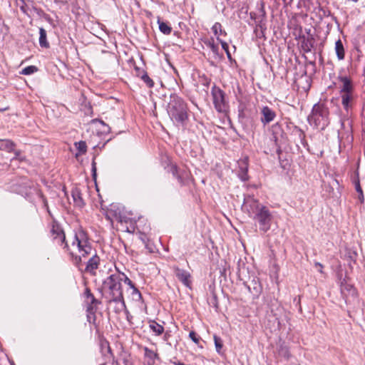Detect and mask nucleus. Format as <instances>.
Masks as SVG:
<instances>
[{"instance_id": "f257e3e1", "label": "nucleus", "mask_w": 365, "mask_h": 365, "mask_svg": "<svg viewBox=\"0 0 365 365\" xmlns=\"http://www.w3.org/2000/svg\"><path fill=\"white\" fill-rule=\"evenodd\" d=\"M51 232L55 243L63 246V249H66L73 257L76 264L81 262L82 258L92 255L87 262L86 271L90 273H93L96 271L98 267L100 259L96 254H93L91 243L84 230L79 228L75 231L71 240V245L66 240L63 231L58 225H53Z\"/></svg>"}, {"instance_id": "f03ea898", "label": "nucleus", "mask_w": 365, "mask_h": 365, "mask_svg": "<svg viewBox=\"0 0 365 365\" xmlns=\"http://www.w3.org/2000/svg\"><path fill=\"white\" fill-rule=\"evenodd\" d=\"M123 278L121 273L115 272L106 277L102 284L101 290L108 303L115 302L117 306L115 308L116 313L124 310L129 314L123 294Z\"/></svg>"}, {"instance_id": "7ed1b4c3", "label": "nucleus", "mask_w": 365, "mask_h": 365, "mask_svg": "<svg viewBox=\"0 0 365 365\" xmlns=\"http://www.w3.org/2000/svg\"><path fill=\"white\" fill-rule=\"evenodd\" d=\"M337 81L341 105L346 111H349L354 107L358 98L354 83L348 76L339 75Z\"/></svg>"}, {"instance_id": "20e7f679", "label": "nucleus", "mask_w": 365, "mask_h": 365, "mask_svg": "<svg viewBox=\"0 0 365 365\" xmlns=\"http://www.w3.org/2000/svg\"><path fill=\"white\" fill-rule=\"evenodd\" d=\"M308 121L316 128L324 130L329 123L328 108L324 103H316L308 116Z\"/></svg>"}, {"instance_id": "39448f33", "label": "nucleus", "mask_w": 365, "mask_h": 365, "mask_svg": "<svg viewBox=\"0 0 365 365\" xmlns=\"http://www.w3.org/2000/svg\"><path fill=\"white\" fill-rule=\"evenodd\" d=\"M168 113L172 120L183 123L187 118V108L184 101L176 96H172L168 104Z\"/></svg>"}, {"instance_id": "423d86ee", "label": "nucleus", "mask_w": 365, "mask_h": 365, "mask_svg": "<svg viewBox=\"0 0 365 365\" xmlns=\"http://www.w3.org/2000/svg\"><path fill=\"white\" fill-rule=\"evenodd\" d=\"M252 218L259 224L260 231L267 232L270 229L273 216L266 206L262 207Z\"/></svg>"}, {"instance_id": "0eeeda50", "label": "nucleus", "mask_w": 365, "mask_h": 365, "mask_svg": "<svg viewBox=\"0 0 365 365\" xmlns=\"http://www.w3.org/2000/svg\"><path fill=\"white\" fill-rule=\"evenodd\" d=\"M264 205L260 204L258 200L248 196L245 198L242 205V210L247 212L248 215L253 217Z\"/></svg>"}, {"instance_id": "6e6552de", "label": "nucleus", "mask_w": 365, "mask_h": 365, "mask_svg": "<svg viewBox=\"0 0 365 365\" xmlns=\"http://www.w3.org/2000/svg\"><path fill=\"white\" fill-rule=\"evenodd\" d=\"M213 103L215 108L219 112H222L225 110V93L220 88H215L212 90Z\"/></svg>"}, {"instance_id": "1a4fd4ad", "label": "nucleus", "mask_w": 365, "mask_h": 365, "mask_svg": "<svg viewBox=\"0 0 365 365\" xmlns=\"http://www.w3.org/2000/svg\"><path fill=\"white\" fill-rule=\"evenodd\" d=\"M173 271L177 278L187 287L191 286V275L190 274L185 270L180 269L178 267H174Z\"/></svg>"}, {"instance_id": "9d476101", "label": "nucleus", "mask_w": 365, "mask_h": 365, "mask_svg": "<svg viewBox=\"0 0 365 365\" xmlns=\"http://www.w3.org/2000/svg\"><path fill=\"white\" fill-rule=\"evenodd\" d=\"M248 158L244 157L238 160L239 173L238 175L243 181L248 180Z\"/></svg>"}, {"instance_id": "9b49d317", "label": "nucleus", "mask_w": 365, "mask_h": 365, "mask_svg": "<svg viewBox=\"0 0 365 365\" xmlns=\"http://www.w3.org/2000/svg\"><path fill=\"white\" fill-rule=\"evenodd\" d=\"M261 113L262 115V117L261 118V121L263 124L266 125L267 123H269L276 117L275 112L269 108L268 106H264L262 108Z\"/></svg>"}, {"instance_id": "f8f14e48", "label": "nucleus", "mask_w": 365, "mask_h": 365, "mask_svg": "<svg viewBox=\"0 0 365 365\" xmlns=\"http://www.w3.org/2000/svg\"><path fill=\"white\" fill-rule=\"evenodd\" d=\"M157 358L158 354L156 352L148 347L144 348V365H154Z\"/></svg>"}, {"instance_id": "ddd939ff", "label": "nucleus", "mask_w": 365, "mask_h": 365, "mask_svg": "<svg viewBox=\"0 0 365 365\" xmlns=\"http://www.w3.org/2000/svg\"><path fill=\"white\" fill-rule=\"evenodd\" d=\"M341 292L343 294L346 295H351L352 297L356 296V289L349 284L347 283H343L341 284Z\"/></svg>"}, {"instance_id": "4468645a", "label": "nucleus", "mask_w": 365, "mask_h": 365, "mask_svg": "<svg viewBox=\"0 0 365 365\" xmlns=\"http://www.w3.org/2000/svg\"><path fill=\"white\" fill-rule=\"evenodd\" d=\"M15 144L8 139H0V150L11 152L14 149Z\"/></svg>"}, {"instance_id": "2eb2a0df", "label": "nucleus", "mask_w": 365, "mask_h": 365, "mask_svg": "<svg viewBox=\"0 0 365 365\" xmlns=\"http://www.w3.org/2000/svg\"><path fill=\"white\" fill-rule=\"evenodd\" d=\"M71 195H72L75 205L78 207H81L84 205V202H83V200L81 197V193L80 190L77 188L73 189L72 190Z\"/></svg>"}, {"instance_id": "dca6fc26", "label": "nucleus", "mask_w": 365, "mask_h": 365, "mask_svg": "<svg viewBox=\"0 0 365 365\" xmlns=\"http://www.w3.org/2000/svg\"><path fill=\"white\" fill-rule=\"evenodd\" d=\"M335 51L339 60H343L345 56V51L341 39H338L335 43Z\"/></svg>"}, {"instance_id": "f3484780", "label": "nucleus", "mask_w": 365, "mask_h": 365, "mask_svg": "<svg viewBox=\"0 0 365 365\" xmlns=\"http://www.w3.org/2000/svg\"><path fill=\"white\" fill-rule=\"evenodd\" d=\"M119 222L120 223L121 225H123L124 223L125 224H128L129 225L128 226H126V231L128 232H133L134 230H135V223L134 222L129 219V218H127L126 217H120L119 218Z\"/></svg>"}, {"instance_id": "a211bd4d", "label": "nucleus", "mask_w": 365, "mask_h": 365, "mask_svg": "<svg viewBox=\"0 0 365 365\" xmlns=\"http://www.w3.org/2000/svg\"><path fill=\"white\" fill-rule=\"evenodd\" d=\"M39 44L41 47L48 48L49 43L46 39V31L44 29H39Z\"/></svg>"}, {"instance_id": "6ab92c4d", "label": "nucleus", "mask_w": 365, "mask_h": 365, "mask_svg": "<svg viewBox=\"0 0 365 365\" xmlns=\"http://www.w3.org/2000/svg\"><path fill=\"white\" fill-rule=\"evenodd\" d=\"M158 24L159 29L163 34L168 35L171 33L172 28L167 23L161 21L160 17L158 18Z\"/></svg>"}, {"instance_id": "aec40b11", "label": "nucleus", "mask_w": 365, "mask_h": 365, "mask_svg": "<svg viewBox=\"0 0 365 365\" xmlns=\"http://www.w3.org/2000/svg\"><path fill=\"white\" fill-rule=\"evenodd\" d=\"M149 327L158 336L164 331L163 327L154 321L150 323Z\"/></svg>"}, {"instance_id": "412c9836", "label": "nucleus", "mask_w": 365, "mask_h": 365, "mask_svg": "<svg viewBox=\"0 0 365 365\" xmlns=\"http://www.w3.org/2000/svg\"><path fill=\"white\" fill-rule=\"evenodd\" d=\"M130 295L133 301L135 302H141L142 301V295L140 291L136 287H133L132 289H129Z\"/></svg>"}, {"instance_id": "4be33fe9", "label": "nucleus", "mask_w": 365, "mask_h": 365, "mask_svg": "<svg viewBox=\"0 0 365 365\" xmlns=\"http://www.w3.org/2000/svg\"><path fill=\"white\" fill-rule=\"evenodd\" d=\"M75 145L78 150V153L76 154V155L86 153L87 146L86 143L84 141H80L78 143H75Z\"/></svg>"}, {"instance_id": "5701e85b", "label": "nucleus", "mask_w": 365, "mask_h": 365, "mask_svg": "<svg viewBox=\"0 0 365 365\" xmlns=\"http://www.w3.org/2000/svg\"><path fill=\"white\" fill-rule=\"evenodd\" d=\"M354 184L355 189H356V192L359 194V199H361V200L363 199V197H364L363 191H362L361 187L360 185L359 177L356 178L354 180Z\"/></svg>"}, {"instance_id": "b1692460", "label": "nucleus", "mask_w": 365, "mask_h": 365, "mask_svg": "<svg viewBox=\"0 0 365 365\" xmlns=\"http://www.w3.org/2000/svg\"><path fill=\"white\" fill-rule=\"evenodd\" d=\"M37 68L35 66H29L24 68L21 71V74L23 75H30L37 71Z\"/></svg>"}, {"instance_id": "393cba45", "label": "nucleus", "mask_w": 365, "mask_h": 365, "mask_svg": "<svg viewBox=\"0 0 365 365\" xmlns=\"http://www.w3.org/2000/svg\"><path fill=\"white\" fill-rule=\"evenodd\" d=\"M141 79L146 83V85L149 88H152L154 86L153 81L148 76V75L146 73H144L142 75Z\"/></svg>"}, {"instance_id": "a878e982", "label": "nucleus", "mask_w": 365, "mask_h": 365, "mask_svg": "<svg viewBox=\"0 0 365 365\" xmlns=\"http://www.w3.org/2000/svg\"><path fill=\"white\" fill-rule=\"evenodd\" d=\"M85 295L88 301L91 302V304H97L98 301L94 297L93 294L91 292L89 289H86L85 291Z\"/></svg>"}, {"instance_id": "bb28decb", "label": "nucleus", "mask_w": 365, "mask_h": 365, "mask_svg": "<svg viewBox=\"0 0 365 365\" xmlns=\"http://www.w3.org/2000/svg\"><path fill=\"white\" fill-rule=\"evenodd\" d=\"M212 30L215 36H218L222 33V25L216 22L212 27Z\"/></svg>"}, {"instance_id": "cd10ccee", "label": "nucleus", "mask_w": 365, "mask_h": 365, "mask_svg": "<svg viewBox=\"0 0 365 365\" xmlns=\"http://www.w3.org/2000/svg\"><path fill=\"white\" fill-rule=\"evenodd\" d=\"M213 338H214L216 350L217 352H220V351L222 348V341L219 336H217L216 335H214Z\"/></svg>"}, {"instance_id": "c85d7f7f", "label": "nucleus", "mask_w": 365, "mask_h": 365, "mask_svg": "<svg viewBox=\"0 0 365 365\" xmlns=\"http://www.w3.org/2000/svg\"><path fill=\"white\" fill-rule=\"evenodd\" d=\"M123 281L129 286L130 289H132L133 287H135L133 282L124 274L121 273Z\"/></svg>"}, {"instance_id": "c756f323", "label": "nucleus", "mask_w": 365, "mask_h": 365, "mask_svg": "<svg viewBox=\"0 0 365 365\" xmlns=\"http://www.w3.org/2000/svg\"><path fill=\"white\" fill-rule=\"evenodd\" d=\"M190 338L196 344H199L200 338L197 335L195 331H190L189 334Z\"/></svg>"}, {"instance_id": "7c9ffc66", "label": "nucleus", "mask_w": 365, "mask_h": 365, "mask_svg": "<svg viewBox=\"0 0 365 365\" xmlns=\"http://www.w3.org/2000/svg\"><path fill=\"white\" fill-rule=\"evenodd\" d=\"M171 170H172V172H173V175H174V176H175V177L178 179V180H179L180 182H182V178H181V177H180V176H179V175H178V169H177V167H176V166H175V165H173V166H172Z\"/></svg>"}, {"instance_id": "2f4dec72", "label": "nucleus", "mask_w": 365, "mask_h": 365, "mask_svg": "<svg viewBox=\"0 0 365 365\" xmlns=\"http://www.w3.org/2000/svg\"><path fill=\"white\" fill-rule=\"evenodd\" d=\"M209 46L212 52H214L215 53L217 52V50H218L217 46H216L214 43L213 41L212 42H209Z\"/></svg>"}, {"instance_id": "473e14b6", "label": "nucleus", "mask_w": 365, "mask_h": 365, "mask_svg": "<svg viewBox=\"0 0 365 365\" xmlns=\"http://www.w3.org/2000/svg\"><path fill=\"white\" fill-rule=\"evenodd\" d=\"M314 266L318 269V271L320 272V273H323V265L320 263V262H316L314 263Z\"/></svg>"}, {"instance_id": "72a5a7b5", "label": "nucleus", "mask_w": 365, "mask_h": 365, "mask_svg": "<svg viewBox=\"0 0 365 365\" xmlns=\"http://www.w3.org/2000/svg\"><path fill=\"white\" fill-rule=\"evenodd\" d=\"M221 44H222V48H223L225 50L227 51V48H228V45H227V43L226 42H225V41H221Z\"/></svg>"}, {"instance_id": "f704fd0d", "label": "nucleus", "mask_w": 365, "mask_h": 365, "mask_svg": "<svg viewBox=\"0 0 365 365\" xmlns=\"http://www.w3.org/2000/svg\"><path fill=\"white\" fill-rule=\"evenodd\" d=\"M284 5H289L292 3L294 0H282Z\"/></svg>"}, {"instance_id": "c9c22d12", "label": "nucleus", "mask_w": 365, "mask_h": 365, "mask_svg": "<svg viewBox=\"0 0 365 365\" xmlns=\"http://www.w3.org/2000/svg\"><path fill=\"white\" fill-rule=\"evenodd\" d=\"M175 365H185L183 364L182 363H180V362H174Z\"/></svg>"}]
</instances>
